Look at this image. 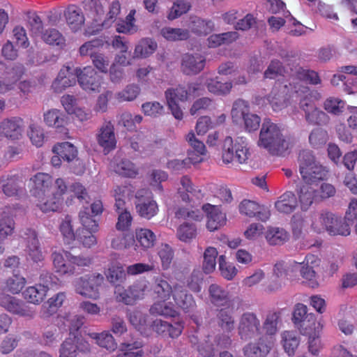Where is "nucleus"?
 Segmentation results:
<instances>
[{"mask_svg": "<svg viewBox=\"0 0 357 357\" xmlns=\"http://www.w3.org/2000/svg\"><path fill=\"white\" fill-rule=\"evenodd\" d=\"M165 97L167 100H178L185 101L188 100V93L184 86H178L176 89H169L165 91Z\"/></svg>", "mask_w": 357, "mask_h": 357, "instance_id": "0e129e2a", "label": "nucleus"}, {"mask_svg": "<svg viewBox=\"0 0 357 357\" xmlns=\"http://www.w3.org/2000/svg\"><path fill=\"white\" fill-rule=\"evenodd\" d=\"M173 298L176 305L185 312H192L196 308V303L192 295L188 294L181 286L174 287Z\"/></svg>", "mask_w": 357, "mask_h": 357, "instance_id": "aec40b11", "label": "nucleus"}, {"mask_svg": "<svg viewBox=\"0 0 357 357\" xmlns=\"http://www.w3.org/2000/svg\"><path fill=\"white\" fill-rule=\"evenodd\" d=\"M204 275L199 270H194L190 275L186 279L187 287L194 292L201 291V285L203 283Z\"/></svg>", "mask_w": 357, "mask_h": 357, "instance_id": "13d9d810", "label": "nucleus"}, {"mask_svg": "<svg viewBox=\"0 0 357 357\" xmlns=\"http://www.w3.org/2000/svg\"><path fill=\"white\" fill-rule=\"evenodd\" d=\"M48 289L49 287L47 284H40L36 286L29 287L23 292V296L29 303L39 304L46 296Z\"/></svg>", "mask_w": 357, "mask_h": 357, "instance_id": "cd10ccee", "label": "nucleus"}, {"mask_svg": "<svg viewBox=\"0 0 357 357\" xmlns=\"http://www.w3.org/2000/svg\"><path fill=\"white\" fill-rule=\"evenodd\" d=\"M250 112V105L247 101L243 99L235 100L231 110V116L233 122L236 124H241L243 119Z\"/></svg>", "mask_w": 357, "mask_h": 357, "instance_id": "72a5a7b5", "label": "nucleus"}, {"mask_svg": "<svg viewBox=\"0 0 357 357\" xmlns=\"http://www.w3.org/2000/svg\"><path fill=\"white\" fill-rule=\"evenodd\" d=\"M105 278L100 273H93L76 278L73 285L76 293L82 296L98 299L100 296L99 287L104 282Z\"/></svg>", "mask_w": 357, "mask_h": 357, "instance_id": "20e7f679", "label": "nucleus"}, {"mask_svg": "<svg viewBox=\"0 0 357 357\" xmlns=\"http://www.w3.org/2000/svg\"><path fill=\"white\" fill-rule=\"evenodd\" d=\"M160 34L171 41L185 40L190 37L188 30L179 28L164 27L160 30Z\"/></svg>", "mask_w": 357, "mask_h": 357, "instance_id": "79ce46f5", "label": "nucleus"}, {"mask_svg": "<svg viewBox=\"0 0 357 357\" xmlns=\"http://www.w3.org/2000/svg\"><path fill=\"white\" fill-rule=\"evenodd\" d=\"M357 219V199H352L344 219L334 213L324 211L321 213L320 222L332 236L350 234V225Z\"/></svg>", "mask_w": 357, "mask_h": 357, "instance_id": "f03ea898", "label": "nucleus"}, {"mask_svg": "<svg viewBox=\"0 0 357 357\" xmlns=\"http://www.w3.org/2000/svg\"><path fill=\"white\" fill-rule=\"evenodd\" d=\"M305 116V120L312 125H326L329 121L328 116L317 107Z\"/></svg>", "mask_w": 357, "mask_h": 357, "instance_id": "4d7b16f0", "label": "nucleus"}, {"mask_svg": "<svg viewBox=\"0 0 357 357\" xmlns=\"http://www.w3.org/2000/svg\"><path fill=\"white\" fill-rule=\"evenodd\" d=\"M259 338L243 347L247 357H266L273 347V338L268 335H259Z\"/></svg>", "mask_w": 357, "mask_h": 357, "instance_id": "9d476101", "label": "nucleus"}, {"mask_svg": "<svg viewBox=\"0 0 357 357\" xmlns=\"http://www.w3.org/2000/svg\"><path fill=\"white\" fill-rule=\"evenodd\" d=\"M22 132V120L20 118L5 119L0 123V135L12 140L19 139Z\"/></svg>", "mask_w": 357, "mask_h": 357, "instance_id": "a211bd4d", "label": "nucleus"}, {"mask_svg": "<svg viewBox=\"0 0 357 357\" xmlns=\"http://www.w3.org/2000/svg\"><path fill=\"white\" fill-rule=\"evenodd\" d=\"M285 73L284 67L279 60H272L264 73V78L275 79Z\"/></svg>", "mask_w": 357, "mask_h": 357, "instance_id": "bf43d9fd", "label": "nucleus"}, {"mask_svg": "<svg viewBox=\"0 0 357 357\" xmlns=\"http://www.w3.org/2000/svg\"><path fill=\"white\" fill-rule=\"evenodd\" d=\"M107 280L115 289L124 282L126 279V273L123 266L119 263H112L105 273Z\"/></svg>", "mask_w": 357, "mask_h": 357, "instance_id": "a878e982", "label": "nucleus"}, {"mask_svg": "<svg viewBox=\"0 0 357 357\" xmlns=\"http://www.w3.org/2000/svg\"><path fill=\"white\" fill-rule=\"evenodd\" d=\"M267 241L271 245H277L283 244L287 239V233L280 228L270 229L266 234Z\"/></svg>", "mask_w": 357, "mask_h": 357, "instance_id": "603ef678", "label": "nucleus"}, {"mask_svg": "<svg viewBox=\"0 0 357 357\" xmlns=\"http://www.w3.org/2000/svg\"><path fill=\"white\" fill-rule=\"evenodd\" d=\"M218 252L215 248H208L204 253L203 271L205 273L208 274L213 272L215 268V259Z\"/></svg>", "mask_w": 357, "mask_h": 357, "instance_id": "864d4df0", "label": "nucleus"}, {"mask_svg": "<svg viewBox=\"0 0 357 357\" xmlns=\"http://www.w3.org/2000/svg\"><path fill=\"white\" fill-rule=\"evenodd\" d=\"M114 171L116 174L134 178L137 174V171L134 164L128 160H121L116 163L114 167Z\"/></svg>", "mask_w": 357, "mask_h": 357, "instance_id": "8fccbe9b", "label": "nucleus"}, {"mask_svg": "<svg viewBox=\"0 0 357 357\" xmlns=\"http://www.w3.org/2000/svg\"><path fill=\"white\" fill-rule=\"evenodd\" d=\"M77 68L75 69L68 66L62 68L52 83L54 91L61 93L66 88L75 85L77 80Z\"/></svg>", "mask_w": 357, "mask_h": 357, "instance_id": "4468645a", "label": "nucleus"}, {"mask_svg": "<svg viewBox=\"0 0 357 357\" xmlns=\"http://www.w3.org/2000/svg\"><path fill=\"white\" fill-rule=\"evenodd\" d=\"M191 5L189 1L185 0H178L174 3L168 15L169 20H174L181 15L186 13L190 8Z\"/></svg>", "mask_w": 357, "mask_h": 357, "instance_id": "052dcab7", "label": "nucleus"}, {"mask_svg": "<svg viewBox=\"0 0 357 357\" xmlns=\"http://www.w3.org/2000/svg\"><path fill=\"white\" fill-rule=\"evenodd\" d=\"M53 264L56 269V272L61 274H74L75 267L71 265H67L65 263L63 255L58 252H53L51 255Z\"/></svg>", "mask_w": 357, "mask_h": 357, "instance_id": "de8ad7c7", "label": "nucleus"}, {"mask_svg": "<svg viewBox=\"0 0 357 357\" xmlns=\"http://www.w3.org/2000/svg\"><path fill=\"white\" fill-rule=\"evenodd\" d=\"M142 345V342L138 340L122 342L120 344L122 352L116 357H142L144 352L139 350Z\"/></svg>", "mask_w": 357, "mask_h": 357, "instance_id": "e433bc0d", "label": "nucleus"}, {"mask_svg": "<svg viewBox=\"0 0 357 357\" xmlns=\"http://www.w3.org/2000/svg\"><path fill=\"white\" fill-rule=\"evenodd\" d=\"M151 329L163 336L164 337H177L182 332L183 326L178 321L172 324L170 322L163 321L160 319H156L152 321L151 324Z\"/></svg>", "mask_w": 357, "mask_h": 357, "instance_id": "2eb2a0df", "label": "nucleus"}, {"mask_svg": "<svg viewBox=\"0 0 357 357\" xmlns=\"http://www.w3.org/2000/svg\"><path fill=\"white\" fill-rule=\"evenodd\" d=\"M52 151L66 162L72 160L77 155V148L68 142L55 144L52 148Z\"/></svg>", "mask_w": 357, "mask_h": 357, "instance_id": "c9c22d12", "label": "nucleus"}, {"mask_svg": "<svg viewBox=\"0 0 357 357\" xmlns=\"http://www.w3.org/2000/svg\"><path fill=\"white\" fill-rule=\"evenodd\" d=\"M20 177L17 174H3L0 176V188L7 197H13L18 195L21 190Z\"/></svg>", "mask_w": 357, "mask_h": 357, "instance_id": "4be33fe9", "label": "nucleus"}, {"mask_svg": "<svg viewBox=\"0 0 357 357\" xmlns=\"http://www.w3.org/2000/svg\"><path fill=\"white\" fill-rule=\"evenodd\" d=\"M292 321L302 335L309 334L316 329L314 315L307 314V307L303 303H297L294 306Z\"/></svg>", "mask_w": 357, "mask_h": 357, "instance_id": "0eeeda50", "label": "nucleus"}, {"mask_svg": "<svg viewBox=\"0 0 357 357\" xmlns=\"http://www.w3.org/2000/svg\"><path fill=\"white\" fill-rule=\"evenodd\" d=\"M28 23L30 31L35 36H40L43 33V24L40 17L36 13H27Z\"/></svg>", "mask_w": 357, "mask_h": 357, "instance_id": "338daca9", "label": "nucleus"}, {"mask_svg": "<svg viewBox=\"0 0 357 357\" xmlns=\"http://www.w3.org/2000/svg\"><path fill=\"white\" fill-rule=\"evenodd\" d=\"M0 306L21 317L33 318L34 316L33 312L29 310L22 301L4 292L0 293Z\"/></svg>", "mask_w": 357, "mask_h": 357, "instance_id": "ddd939ff", "label": "nucleus"}, {"mask_svg": "<svg viewBox=\"0 0 357 357\" xmlns=\"http://www.w3.org/2000/svg\"><path fill=\"white\" fill-rule=\"evenodd\" d=\"M205 85L210 93L218 96H225L228 94L233 86L231 82H223L218 77L207 79Z\"/></svg>", "mask_w": 357, "mask_h": 357, "instance_id": "c756f323", "label": "nucleus"}, {"mask_svg": "<svg viewBox=\"0 0 357 357\" xmlns=\"http://www.w3.org/2000/svg\"><path fill=\"white\" fill-rule=\"evenodd\" d=\"M135 238L139 243L145 248H149L154 245L155 241V235L148 229H137L135 231Z\"/></svg>", "mask_w": 357, "mask_h": 357, "instance_id": "a18cd8bd", "label": "nucleus"}, {"mask_svg": "<svg viewBox=\"0 0 357 357\" xmlns=\"http://www.w3.org/2000/svg\"><path fill=\"white\" fill-rule=\"evenodd\" d=\"M202 210L206 213L208 221L206 227L211 231L218 229L226 222V215L218 206L205 204L202 206Z\"/></svg>", "mask_w": 357, "mask_h": 357, "instance_id": "dca6fc26", "label": "nucleus"}, {"mask_svg": "<svg viewBox=\"0 0 357 357\" xmlns=\"http://www.w3.org/2000/svg\"><path fill=\"white\" fill-rule=\"evenodd\" d=\"M247 144L242 138L236 140L233 144L231 137L225 139L222 146V161L225 164H229L236 159L240 164L245 162L248 159L249 152Z\"/></svg>", "mask_w": 357, "mask_h": 357, "instance_id": "39448f33", "label": "nucleus"}, {"mask_svg": "<svg viewBox=\"0 0 357 357\" xmlns=\"http://www.w3.org/2000/svg\"><path fill=\"white\" fill-rule=\"evenodd\" d=\"M298 206V199L296 195L291 191H287L282 195L275 203L276 209L283 213H291Z\"/></svg>", "mask_w": 357, "mask_h": 357, "instance_id": "393cba45", "label": "nucleus"}, {"mask_svg": "<svg viewBox=\"0 0 357 357\" xmlns=\"http://www.w3.org/2000/svg\"><path fill=\"white\" fill-rule=\"evenodd\" d=\"M238 334L243 340L253 339L261 334L260 320L253 312H244L240 317Z\"/></svg>", "mask_w": 357, "mask_h": 357, "instance_id": "423d86ee", "label": "nucleus"}, {"mask_svg": "<svg viewBox=\"0 0 357 357\" xmlns=\"http://www.w3.org/2000/svg\"><path fill=\"white\" fill-rule=\"evenodd\" d=\"M45 197L43 196L39 199V203L37 204V206L43 212H56L61 208L63 201L57 199L52 194L47 196V197Z\"/></svg>", "mask_w": 357, "mask_h": 357, "instance_id": "4c0bfd02", "label": "nucleus"}, {"mask_svg": "<svg viewBox=\"0 0 357 357\" xmlns=\"http://www.w3.org/2000/svg\"><path fill=\"white\" fill-rule=\"evenodd\" d=\"M280 318V313L273 312L266 316V318L261 327L260 335H268L273 337L278 330V324Z\"/></svg>", "mask_w": 357, "mask_h": 357, "instance_id": "37998d69", "label": "nucleus"}, {"mask_svg": "<svg viewBox=\"0 0 357 357\" xmlns=\"http://www.w3.org/2000/svg\"><path fill=\"white\" fill-rule=\"evenodd\" d=\"M149 312L153 315H162L165 317H176L178 313L165 303H155L150 308Z\"/></svg>", "mask_w": 357, "mask_h": 357, "instance_id": "6e6d98bb", "label": "nucleus"}, {"mask_svg": "<svg viewBox=\"0 0 357 357\" xmlns=\"http://www.w3.org/2000/svg\"><path fill=\"white\" fill-rule=\"evenodd\" d=\"M208 293L212 304L217 307H228L230 305L229 292L222 287L212 284L209 286Z\"/></svg>", "mask_w": 357, "mask_h": 357, "instance_id": "b1692460", "label": "nucleus"}, {"mask_svg": "<svg viewBox=\"0 0 357 357\" xmlns=\"http://www.w3.org/2000/svg\"><path fill=\"white\" fill-rule=\"evenodd\" d=\"M206 65L204 56L195 53H186L181 59V71L185 75H196L202 71Z\"/></svg>", "mask_w": 357, "mask_h": 357, "instance_id": "9b49d317", "label": "nucleus"}, {"mask_svg": "<svg viewBox=\"0 0 357 357\" xmlns=\"http://www.w3.org/2000/svg\"><path fill=\"white\" fill-rule=\"evenodd\" d=\"M28 135L32 143L36 146L40 147L43 145L45 135L43 130L39 126L31 124L29 130L28 131Z\"/></svg>", "mask_w": 357, "mask_h": 357, "instance_id": "774afa93", "label": "nucleus"}, {"mask_svg": "<svg viewBox=\"0 0 357 357\" xmlns=\"http://www.w3.org/2000/svg\"><path fill=\"white\" fill-rule=\"evenodd\" d=\"M302 180L307 185H318L321 181L327 180L328 171L322 165H314L301 173Z\"/></svg>", "mask_w": 357, "mask_h": 357, "instance_id": "6ab92c4d", "label": "nucleus"}, {"mask_svg": "<svg viewBox=\"0 0 357 357\" xmlns=\"http://www.w3.org/2000/svg\"><path fill=\"white\" fill-rule=\"evenodd\" d=\"M328 140L327 131L321 128L313 129L309 136V142L312 147L315 149L321 147Z\"/></svg>", "mask_w": 357, "mask_h": 357, "instance_id": "3c124183", "label": "nucleus"}, {"mask_svg": "<svg viewBox=\"0 0 357 357\" xmlns=\"http://www.w3.org/2000/svg\"><path fill=\"white\" fill-rule=\"evenodd\" d=\"M64 15L68 24L74 31L79 29L84 22L82 11L75 5L69 6Z\"/></svg>", "mask_w": 357, "mask_h": 357, "instance_id": "c85d7f7f", "label": "nucleus"}, {"mask_svg": "<svg viewBox=\"0 0 357 357\" xmlns=\"http://www.w3.org/2000/svg\"><path fill=\"white\" fill-rule=\"evenodd\" d=\"M77 82L84 90L99 92L102 77L93 67L77 68Z\"/></svg>", "mask_w": 357, "mask_h": 357, "instance_id": "6e6552de", "label": "nucleus"}, {"mask_svg": "<svg viewBox=\"0 0 357 357\" xmlns=\"http://www.w3.org/2000/svg\"><path fill=\"white\" fill-rule=\"evenodd\" d=\"M135 208L138 214L147 220L155 215L158 211L156 202L149 198L137 199L135 202Z\"/></svg>", "mask_w": 357, "mask_h": 357, "instance_id": "bb28decb", "label": "nucleus"}, {"mask_svg": "<svg viewBox=\"0 0 357 357\" xmlns=\"http://www.w3.org/2000/svg\"><path fill=\"white\" fill-rule=\"evenodd\" d=\"M89 344L79 340L75 335L73 338H67L61 345L59 349V357H76L78 351H89Z\"/></svg>", "mask_w": 357, "mask_h": 357, "instance_id": "f3484780", "label": "nucleus"}, {"mask_svg": "<svg viewBox=\"0 0 357 357\" xmlns=\"http://www.w3.org/2000/svg\"><path fill=\"white\" fill-rule=\"evenodd\" d=\"M84 8L85 10H89L93 13V22L86 29V34L91 36L98 33L103 27L108 28L110 26L116 16L121 10V6L119 1H114L109 8L107 17L100 23L101 17L104 15L102 6L99 0H84Z\"/></svg>", "mask_w": 357, "mask_h": 357, "instance_id": "7ed1b4c3", "label": "nucleus"}, {"mask_svg": "<svg viewBox=\"0 0 357 357\" xmlns=\"http://www.w3.org/2000/svg\"><path fill=\"white\" fill-rule=\"evenodd\" d=\"M24 68L21 63H13L6 67V79L10 80L15 84L24 74Z\"/></svg>", "mask_w": 357, "mask_h": 357, "instance_id": "680f3d73", "label": "nucleus"}, {"mask_svg": "<svg viewBox=\"0 0 357 357\" xmlns=\"http://www.w3.org/2000/svg\"><path fill=\"white\" fill-rule=\"evenodd\" d=\"M25 284L26 280L24 277L14 274L6 280L5 289L8 291L15 294L21 291Z\"/></svg>", "mask_w": 357, "mask_h": 357, "instance_id": "5fc2aeb1", "label": "nucleus"}, {"mask_svg": "<svg viewBox=\"0 0 357 357\" xmlns=\"http://www.w3.org/2000/svg\"><path fill=\"white\" fill-rule=\"evenodd\" d=\"M257 144L272 155L285 156L289 153L290 142L280 126L269 119L262 123Z\"/></svg>", "mask_w": 357, "mask_h": 357, "instance_id": "f257e3e1", "label": "nucleus"}, {"mask_svg": "<svg viewBox=\"0 0 357 357\" xmlns=\"http://www.w3.org/2000/svg\"><path fill=\"white\" fill-rule=\"evenodd\" d=\"M97 139L100 146L106 151L105 154L115 148L116 142L114 126L110 122H107L101 127Z\"/></svg>", "mask_w": 357, "mask_h": 357, "instance_id": "5701e85b", "label": "nucleus"}, {"mask_svg": "<svg viewBox=\"0 0 357 357\" xmlns=\"http://www.w3.org/2000/svg\"><path fill=\"white\" fill-rule=\"evenodd\" d=\"M34 183L33 188L31 190L32 195L40 199L43 196H46V193L50 192L53 183V178L45 173H37L32 178Z\"/></svg>", "mask_w": 357, "mask_h": 357, "instance_id": "412c9836", "label": "nucleus"}, {"mask_svg": "<svg viewBox=\"0 0 357 357\" xmlns=\"http://www.w3.org/2000/svg\"><path fill=\"white\" fill-rule=\"evenodd\" d=\"M146 287V285L144 282H135L127 289L122 286H119L114 289L116 299L126 305H133L136 301L143 297Z\"/></svg>", "mask_w": 357, "mask_h": 357, "instance_id": "1a4fd4ad", "label": "nucleus"}, {"mask_svg": "<svg viewBox=\"0 0 357 357\" xmlns=\"http://www.w3.org/2000/svg\"><path fill=\"white\" fill-rule=\"evenodd\" d=\"M282 342L284 351L289 356H293L299 345L300 340L295 333L292 331H285L282 334Z\"/></svg>", "mask_w": 357, "mask_h": 357, "instance_id": "49530a36", "label": "nucleus"}, {"mask_svg": "<svg viewBox=\"0 0 357 357\" xmlns=\"http://www.w3.org/2000/svg\"><path fill=\"white\" fill-rule=\"evenodd\" d=\"M79 218L82 225V228H87L92 231H98V225L96 220L93 219L89 208H84L79 213Z\"/></svg>", "mask_w": 357, "mask_h": 357, "instance_id": "e2e57ef3", "label": "nucleus"}, {"mask_svg": "<svg viewBox=\"0 0 357 357\" xmlns=\"http://www.w3.org/2000/svg\"><path fill=\"white\" fill-rule=\"evenodd\" d=\"M298 162L300 174L314 165L320 164V162L317 160L313 152L307 149L300 151L298 157Z\"/></svg>", "mask_w": 357, "mask_h": 357, "instance_id": "a19ab883", "label": "nucleus"}, {"mask_svg": "<svg viewBox=\"0 0 357 357\" xmlns=\"http://www.w3.org/2000/svg\"><path fill=\"white\" fill-rule=\"evenodd\" d=\"M197 235V227L195 224L185 222L177 229L176 236L179 240L188 242L195 238Z\"/></svg>", "mask_w": 357, "mask_h": 357, "instance_id": "09e8293b", "label": "nucleus"}, {"mask_svg": "<svg viewBox=\"0 0 357 357\" xmlns=\"http://www.w3.org/2000/svg\"><path fill=\"white\" fill-rule=\"evenodd\" d=\"M65 298L64 293H58L55 296L50 298L46 303L43 305L40 317L43 319H47L56 313L58 307L61 306Z\"/></svg>", "mask_w": 357, "mask_h": 357, "instance_id": "473e14b6", "label": "nucleus"}, {"mask_svg": "<svg viewBox=\"0 0 357 357\" xmlns=\"http://www.w3.org/2000/svg\"><path fill=\"white\" fill-rule=\"evenodd\" d=\"M14 220L10 217H5L0 220V241H4L11 236L14 231Z\"/></svg>", "mask_w": 357, "mask_h": 357, "instance_id": "69168bd1", "label": "nucleus"}, {"mask_svg": "<svg viewBox=\"0 0 357 357\" xmlns=\"http://www.w3.org/2000/svg\"><path fill=\"white\" fill-rule=\"evenodd\" d=\"M44 121L48 126L56 128H63L68 123V116L63 112L52 109L46 112L44 115Z\"/></svg>", "mask_w": 357, "mask_h": 357, "instance_id": "7c9ffc66", "label": "nucleus"}, {"mask_svg": "<svg viewBox=\"0 0 357 357\" xmlns=\"http://www.w3.org/2000/svg\"><path fill=\"white\" fill-rule=\"evenodd\" d=\"M291 185L294 188L298 197L302 211H306L313 203H319L315 197L317 196L315 189L310 186V185L302 183L299 178H297L292 181Z\"/></svg>", "mask_w": 357, "mask_h": 357, "instance_id": "f8f14e48", "label": "nucleus"}, {"mask_svg": "<svg viewBox=\"0 0 357 357\" xmlns=\"http://www.w3.org/2000/svg\"><path fill=\"white\" fill-rule=\"evenodd\" d=\"M269 102L275 112L286 108L289 103V96L287 92L286 86L278 91H273L270 96Z\"/></svg>", "mask_w": 357, "mask_h": 357, "instance_id": "f704fd0d", "label": "nucleus"}, {"mask_svg": "<svg viewBox=\"0 0 357 357\" xmlns=\"http://www.w3.org/2000/svg\"><path fill=\"white\" fill-rule=\"evenodd\" d=\"M192 31L198 35H207L214 29V23L212 20H203L196 17L191 22Z\"/></svg>", "mask_w": 357, "mask_h": 357, "instance_id": "c03bdc74", "label": "nucleus"}, {"mask_svg": "<svg viewBox=\"0 0 357 357\" xmlns=\"http://www.w3.org/2000/svg\"><path fill=\"white\" fill-rule=\"evenodd\" d=\"M153 291L158 295V298L162 300H167L174 294V289L161 277L154 278Z\"/></svg>", "mask_w": 357, "mask_h": 357, "instance_id": "58836bf2", "label": "nucleus"}, {"mask_svg": "<svg viewBox=\"0 0 357 357\" xmlns=\"http://www.w3.org/2000/svg\"><path fill=\"white\" fill-rule=\"evenodd\" d=\"M89 336L96 340V342L101 347L105 348L109 351H114L117 344L113 336L109 332H102L100 333H91Z\"/></svg>", "mask_w": 357, "mask_h": 357, "instance_id": "ea45409f", "label": "nucleus"}, {"mask_svg": "<svg viewBox=\"0 0 357 357\" xmlns=\"http://www.w3.org/2000/svg\"><path fill=\"white\" fill-rule=\"evenodd\" d=\"M157 47V43L153 39L149 38L142 39L135 46L133 58H146L151 55Z\"/></svg>", "mask_w": 357, "mask_h": 357, "instance_id": "2f4dec72", "label": "nucleus"}]
</instances>
